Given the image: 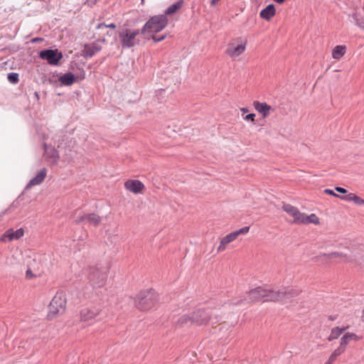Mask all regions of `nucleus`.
<instances>
[{
  "mask_svg": "<svg viewBox=\"0 0 364 364\" xmlns=\"http://www.w3.org/2000/svg\"><path fill=\"white\" fill-rule=\"evenodd\" d=\"M67 298L63 291H58L50 300L47 310L46 317L48 320L52 321L62 316L66 310Z\"/></svg>",
  "mask_w": 364,
  "mask_h": 364,
  "instance_id": "nucleus-1",
  "label": "nucleus"
},
{
  "mask_svg": "<svg viewBox=\"0 0 364 364\" xmlns=\"http://www.w3.org/2000/svg\"><path fill=\"white\" fill-rule=\"evenodd\" d=\"M212 318V313L208 310L198 309L188 315H183L180 318L181 323H186L191 321V323L198 326H207Z\"/></svg>",
  "mask_w": 364,
  "mask_h": 364,
  "instance_id": "nucleus-2",
  "label": "nucleus"
},
{
  "mask_svg": "<svg viewBox=\"0 0 364 364\" xmlns=\"http://www.w3.org/2000/svg\"><path fill=\"white\" fill-rule=\"evenodd\" d=\"M247 39L242 36L232 38L227 45L225 54L232 60H237L246 50Z\"/></svg>",
  "mask_w": 364,
  "mask_h": 364,
  "instance_id": "nucleus-3",
  "label": "nucleus"
},
{
  "mask_svg": "<svg viewBox=\"0 0 364 364\" xmlns=\"http://www.w3.org/2000/svg\"><path fill=\"white\" fill-rule=\"evenodd\" d=\"M109 270L108 267H92L88 276L91 284L95 288L104 287L107 281Z\"/></svg>",
  "mask_w": 364,
  "mask_h": 364,
  "instance_id": "nucleus-4",
  "label": "nucleus"
},
{
  "mask_svg": "<svg viewBox=\"0 0 364 364\" xmlns=\"http://www.w3.org/2000/svg\"><path fill=\"white\" fill-rule=\"evenodd\" d=\"M168 24V19L165 15L152 16L143 26L141 33H158L162 31Z\"/></svg>",
  "mask_w": 364,
  "mask_h": 364,
  "instance_id": "nucleus-5",
  "label": "nucleus"
},
{
  "mask_svg": "<svg viewBox=\"0 0 364 364\" xmlns=\"http://www.w3.org/2000/svg\"><path fill=\"white\" fill-rule=\"evenodd\" d=\"M264 294L263 302L267 301H281L286 298H289L293 294V289H288L287 288H282L280 289H272L263 287Z\"/></svg>",
  "mask_w": 364,
  "mask_h": 364,
  "instance_id": "nucleus-6",
  "label": "nucleus"
},
{
  "mask_svg": "<svg viewBox=\"0 0 364 364\" xmlns=\"http://www.w3.org/2000/svg\"><path fill=\"white\" fill-rule=\"evenodd\" d=\"M140 33L139 29L126 28L119 33V37L122 47L131 48L138 43L136 37Z\"/></svg>",
  "mask_w": 364,
  "mask_h": 364,
  "instance_id": "nucleus-7",
  "label": "nucleus"
},
{
  "mask_svg": "<svg viewBox=\"0 0 364 364\" xmlns=\"http://www.w3.org/2000/svg\"><path fill=\"white\" fill-rule=\"evenodd\" d=\"M249 231L250 227L245 226L226 235L220 240V244L217 248L218 252H224L227 249L228 244L234 242L238 236L247 234Z\"/></svg>",
  "mask_w": 364,
  "mask_h": 364,
  "instance_id": "nucleus-8",
  "label": "nucleus"
},
{
  "mask_svg": "<svg viewBox=\"0 0 364 364\" xmlns=\"http://www.w3.org/2000/svg\"><path fill=\"white\" fill-rule=\"evenodd\" d=\"M157 302L156 296L150 292H146L138 296L137 307L143 311H147L154 307Z\"/></svg>",
  "mask_w": 364,
  "mask_h": 364,
  "instance_id": "nucleus-9",
  "label": "nucleus"
},
{
  "mask_svg": "<svg viewBox=\"0 0 364 364\" xmlns=\"http://www.w3.org/2000/svg\"><path fill=\"white\" fill-rule=\"evenodd\" d=\"M39 57L43 60H46L50 65H58L59 61L63 58L61 53H59L57 50H43L39 53Z\"/></svg>",
  "mask_w": 364,
  "mask_h": 364,
  "instance_id": "nucleus-10",
  "label": "nucleus"
},
{
  "mask_svg": "<svg viewBox=\"0 0 364 364\" xmlns=\"http://www.w3.org/2000/svg\"><path fill=\"white\" fill-rule=\"evenodd\" d=\"M127 191L135 194H141L145 189L144 184L136 179H128L124 183Z\"/></svg>",
  "mask_w": 364,
  "mask_h": 364,
  "instance_id": "nucleus-11",
  "label": "nucleus"
},
{
  "mask_svg": "<svg viewBox=\"0 0 364 364\" xmlns=\"http://www.w3.org/2000/svg\"><path fill=\"white\" fill-rule=\"evenodd\" d=\"M23 235L24 230L23 228H19L16 230L14 229H9L0 237V242L6 243L14 240H19Z\"/></svg>",
  "mask_w": 364,
  "mask_h": 364,
  "instance_id": "nucleus-12",
  "label": "nucleus"
},
{
  "mask_svg": "<svg viewBox=\"0 0 364 364\" xmlns=\"http://www.w3.org/2000/svg\"><path fill=\"white\" fill-rule=\"evenodd\" d=\"M102 221V218L96 213L85 214L77 218L75 223L76 224L86 223L94 227L98 226Z\"/></svg>",
  "mask_w": 364,
  "mask_h": 364,
  "instance_id": "nucleus-13",
  "label": "nucleus"
},
{
  "mask_svg": "<svg viewBox=\"0 0 364 364\" xmlns=\"http://www.w3.org/2000/svg\"><path fill=\"white\" fill-rule=\"evenodd\" d=\"M318 258L323 261L343 262L348 260L347 255L340 252H332L330 253H323L318 256Z\"/></svg>",
  "mask_w": 364,
  "mask_h": 364,
  "instance_id": "nucleus-14",
  "label": "nucleus"
},
{
  "mask_svg": "<svg viewBox=\"0 0 364 364\" xmlns=\"http://www.w3.org/2000/svg\"><path fill=\"white\" fill-rule=\"evenodd\" d=\"M282 209L286 212L290 217L293 218L291 223L300 225L303 213L300 212L299 210L290 204H283Z\"/></svg>",
  "mask_w": 364,
  "mask_h": 364,
  "instance_id": "nucleus-15",
  "label": "nucleus"
},
{
  "mask_svg": "<svg viewBox=\"0 0 364 364\" xmlns=\"http://www.w3.org/2000/svg\"><path fill=\"white\" fill-rule=\"evenodd\" d=\"M100 309L97 307H87L80 311V319L84 321H92L100 315Z\"/></svg>",
  "mask_w": 364,
  "mask_h": 364,
  "instance_id": "nucleus-16",
  "label": "nucleus"
},
{
  "mask_svg": "<svg viewBox=\"0 0 364 364\" xmlns=\"http://www.w3.org/2000/svg\"><path fill=\"white\" fill-rule=\"evenodd\" d=\"M263 287H259L251 289L247 293V296L245 299L247 300L248 302L255 303L258 301L263 302V296L264 294Z\"/></svg>",
  "mask_w": 364,
  "mask_h": 364,
  "instance_id": "nucleus-17",
  "label": "nucleus"
},
{
  "mask_svg": "<svg viewBox=\"0 0 364 364\" xmlns=\"http://www.w3.org/2000/svg\"><path fill=\"white\" fill-rule=\"evenodd\" d=\"M361 339V337L353 332H344V334L341 336L339 341V346L344 350H346L347 346L351 341H358Z\"/></svg>",
  "mask_w": 364,
  "mask_h": 364,
  "instance_id": "nucleus-18",
  "label": "nucleus"
},
{
  "mask_svg": "<svg viewBox=\"0 0 364 364\" xmlns=\"http://www.w3.org/2000/svg\"><path fill=\"white\" fill-rule=\"evenodd\" d=\"M252 105L255 110L258 112L263 118H267L270 112L274 110V109L266 102L254 101Z\"/></svg>",
  "mask_w": 364,
  "mask_h": 364,
  "instance_id": "nucleus-19",
  "label": "nucleus"
},
{
  "mask_svg": "<svg viewBox=\"0 0 364 364\" xmlns=\"http://www.w3.org/2000/svg\"><path fill=\"white\" fill-rule=\"evenodd\" d=\"M348 327H349L348 326H343V327H339V326L333 327L331 330L330 334L327 338L328 341H332L333 340L338 338L348 328Z\"/></svg>",
  "mask_w": 364,
  "mask_h": 364,
  "instance_id": "nucleus-20",
  "label": "nucleus"
},
{
  "mask_svg": "<svg viewBox=\"0 0 364 364\" xmlns=\"http://www.w3.org/2000/svg\"><path fill=\"white\" fill-rule=\"evenodd\" d=\"M276 14V10L273 4L268 5L260 11V17L267 21H269Z\"/></svg>",
  "mask_w": 364,
  "mask_h": 364,
  "instance_id": "nucleus-21",
  "label": "nucleus"
},
{
  "mask_svg": "<svg viewBox=\"0 0 364 364\" xmlns=\"http://www.w3.org/2000/svg\"><path fill=\"white\" fill-rule=\"evenodd\" d=\"M320 223V220L318 217L314 214L312 213L309 215H306V213H303L302 218L300 223L301 224L304 225H308V224H314V225H318Z\"/></svg>",
  "mask_w": 364,
  "mask_h": 364,
  "instance_id": "nucleus-22",
  "label": "nucleus"
},
{
  "mask_svg": "<svg viewBox=\"0 0 364 364\" xmlns=\"http://www.w3.org/2000/svg\"><path fill=\"white\" fill-rule=\"evenodd\" d=\"M46 175H47V170L46 168L41 169L37 173V175L30 181V182L28 183V186L31 187V186H34L41 184L44 181Z\"/></svg>",
  "mask_w": 364,
  "mask_h": 364,
  "instance_id": "nucleus-23",
  "label": "nucleus"
},
{
  "mask_svg": "<svg viewBox=\"0 0 364 364\" xmlns=\"http://www.w3.org/2000/svg\"><path fill=\"white\" fill-rule=\"evenodd\" d=\"M100 50L96 43L86 44L82 50L85 57H92Z\"/></svg>",
  "mask_w": 364,
  "mask_h": 364,
  "instance_id": "nucleus-24",
  "label": "nucleus"
},
{
  "mask_svg": "<svg viewBox=\"0 0 364 364\" xmlns=\"http://www.w3.org/2000/svg\"><path fill=\"white\" fill-rule=\"evenodd\" d=\"M76 80V77L71 73H67L59 77V82L64 85H72Z\"/></svg>",
  "mask_w": 364,
  "mask_h": 364,
  "instance_id": "nucleus-25",
  "label": "nucleus"
},
{
  "mask_svg": "<svg viewBox=\"0 0 364 364\" xmlns=\"http://www.w3.org/2000/svg\"><path fill=\"white\" fill-rule=\"evenodd\" d=\"M341 198L347 201H353L355 204L358 205H364V199L360 197L356 196L353 193H350L344 196H341Z\"/></svg>",
  "mask_w": 364,
  "mask_h": 364,
  "instance_id": "nucleus-26",
  "label": "nucleus"
},
{
  "mask_svg": "<svg viewBox=\"0 0 364 364\" xmlns=\"http://www.w3.org/2000/svg\"><path fill=\"white\" fill-rule=\"evenodd\" d=\"M346 46H336L332 50V58L336 60H339L346 53Z\"/></svg>",
  "mask_w": 364,
  "mask_h": 364,
  "instance_id": "nucleus-27",
  "label": "nucleus"
},
{
  "mask_svg": "<svg viewBox=\"0 0 364 364\" xmlns=\"http://www.w3.org/2000/svg\"><path fill=\"white\" fill-rule=\"evenodd\" d=\"M46 156L51 160V162L55 164L59 159L58 151L53 147H46L45 150Z\"/></svg>",
  "mask_w": 364,
  "mask_h": 364,
  "instance_id": "nucleus-28",
  "label": "nucleus"
},
{
  "mask_svg": "<svg viewBox=\"0 0 364 364\" xmlns=\"http://www.w3.org/2000/svg\"><path fill=\"white\" fill-rule=\"evenodd\" d=\"M183 0H180V1H177L176 3L170 6L165 11V14L164 15H165L166 16L167 15H171V14L177 12L183 6Z\"/></svg>",
  "mask_w": 364,
  "mask_h": 364,
  "instance_id": "nucleus-29",
  "label": "nucleus"
},
{
  "mask_svg": "<svg viewBox=\"0 0 364 364\" xmlns=\"http://www.w3.org/2000/svg\"><path fill=\"white\" fill-rule=\"evenodd\" d=\"M346 351V350H344L343 348H342L341 346H338L337 348H336L332 353L330 355L328 359L332 361L333 363H334L336 361V360L337 359V358L338 356H340L341 355H342L343 353H344Z\"/></svg>",
  "mask_w": 364,
  "mask_h": 364,
  "instance_id": "nucleus-30",
  "label": "nucleus"
},
{
  "mask_svg": "<svg viewBox=\"0 0 364 364\" xmlns=\"http://www.w3.org/2000/svg\"><path fill=\"white\" fill-rule=\"evenodd\" d=\"M8 80L13 84H16L18 82V74L15 73H11L8 75Z\"/></svg>",
  "mask_w": 364,
  "mask_h": 364,
  "instance_id": "nucleus-31",
  "label": "nucleus"
},
{
  "mask_svg": "<svg viewBox=\"0 0 364 364\" xmlns=\"http://www.w3.org/2000/svg\"><path fill=\"white\" fill-rule=\"evenodd\" d=\"M26 278L27 279H35L36 278V274H35L33 271L31 270V269L28 268L26 271Z\"/></svg>",
  "mask_w": 364,
  "mask_h": 364,
  "instance_id": "nucleus-32",
  "label": "nucleus"
},
{
  "mask_svg": "<svg viewBox=\"0 0 364 364\" xmlns=\"http://www.w3.org/2000/svg\"><path fill=\"white\" fill-rule=\"evenodd\" d=\"M102 28H110L114 29L116 28V25L114 23H110V24H105V23H99L96 28L100 29Z\"/></svg>",
  "mask_w": 364,
  "mask_h": 364,
  "instance_id": "nucleus-33",
  "label": "nucleus"
},
{
  "mask_svg": "<svg viewBox=\"0 0 364 364\" xmlns=\"http://www.w3.org/2000/svg\"><path fill=\"white\" fill-rule=\"evenodd\" d=\"M255 117H256L255 114L251 113V114H247L245 117H243V119L245 121H250L252 123H255Z\"/></svg>",
  "mask_w": 364,
  "mask_h": 364,
  "instance_id": "nucleus-34",
  "label": "nucleus"
},
{
  "mask_svg": "<svg viewBox=\"0 0 364 364\" xmlns=\"http://www.w3.org/2000/svg\"><path fill=\"white\" fill-rule=\"evenodd\" d=\"M323 192L326 194L331 195V196H335V197H339V198L341 197V196H339L338 194L335 193L333 190H331V189H328V188L325 189L323 191Z\"/></svg>",
  "mask_w": 364,
  "mask_h": 364,
  "instance_id": "nucleus-35",
  "label": "nucleus"
},
{
  "mask_svg": "<svg viewBox=\"0 0 364 364\" xmlns=\"http://www.w3.org/2000/svg\"><path fill=\"white\" fill-rule=\"evenodd\" d=\"M335 190L337 192L341 193H347V190L342 187H338V186L336 187Z\"/></svg>",
  "mask_w": 364,
  "mask_h": 364,
  "instance_id": "nucleus-36",
  "label": "nucleus"
},
{
  "mask_svg": "<svg viewBox=\"0 0 364 364\" xmlns=\"http://www.w3.org/2000/svg\"><path fill=\"white\" fill-rule=\"evenodd\" d=\"M164 38H165V36H162V37H160V38H155V37H153V39H154L155 41H156V42L161 41L164 40Z\"/></svg>",
  "mask_w": 364,
  "mask_h": 364,
  "instance_id": "nucleus-37",
  "label": "nucleus"
},
{
  "mask_svg": "<svg viewBox=\"0 0 364 364\" xmlns=\"http://www.w3.org/2000/svg\"><path fill=\"white\" fill-rule=\"evenodd\" d=\"M240 112L242 114L247 113V112H248V109L245 108V107H242V108H240Z\"/></svg>",
  "mask_w": 364,
  "mask_h": 364,
  "instance_id": "nucleus-38",
  "label": "nucleus"
},
{
  "mask_svg": "<svg viewBox=\"0 0 364 364\" xmlns=\"http://www.w3.org/2000/svg\"><path fill=\"white\" fill-rule=\"evenodd\" d=\"M220 1V0H210V4L211 6H215Z\"/></svg>",
  "mask_w": 364,
  "mask_h": 364,
  "instance_id": "nucleus-39",
  "label": "nucleus"
},
{
  "mask_svg": "<svg viewBox=\"0 0 364 364\" xmlns=\"http://www.w3.org/2000/svg\"><path fill=\"white\" fill-rule=\"evenodd\" d=\"M333 363L329 359L327 360V361L324 364H333Z\"/></svg>",
  "mask_w": 364,
  "mask_h": 364,
  "instance_id": "nucleus-40",
  "label": "nucleus"
},
{
  "mask_svg": "<svg viewBox=\"0 0 364 364\" xmlns=\"http://www.w3.org/2000/svg\"><path fill=\"white\" fill-rule=\"evenodd\" d=\"M33 41H38V39L36 38V39L33 40Z\"/></svg>",
  "mask_w": 364,
  "mask_h": 364,
  "instance_id": "nucleus-41",
  "label": "nucleus"
},
{
  "mask_svg": "<svg viewBox=\"0 0 364 364\" xmlns=\"http://www.w3.org/2000/svg\"><path fill=\"white\" fill-rule=\"evenodd\" d=\"M360 27L364 29V26H360Z\"/></svg>",
  "mask_w": 364,
  "mask_h": 364,
  "instance_id": "nucleus-42",
  "label": "nucleus"
},
{
  "mask_svg": "<svg viewBox=\"0 0 364 364\" xmlns=\"http://www.w3.org/2000/svg\"><path fill=\"white\" fill-rule=\"evenodd\" d=\"M144 0H141V3H142V4L144 3Z\"/></svg>",
  "mask_w": 364,
  "mask_h": 364,
  "instance_id": "nucleus-43",
  "label": "nucleus"
}]
</instances>
